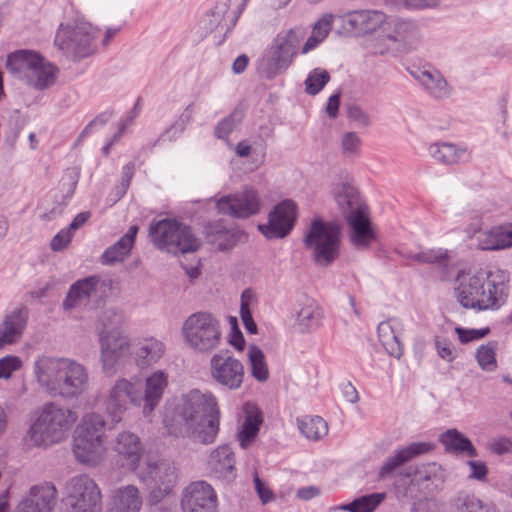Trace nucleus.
<instances>
[{"label":"nucleus","instance_id":"obj_1","mask_svg":"<svg viewBox=\"0 0 512 512\" xmlns=\"http://www.w3.org/2000/svg\"><path fill=\"white\" fill-rule=\"evenodd\" d=\"M220 418L216 397L192 390L166 404L163 423L170 435L212 444L220 430Z\"/></svg>","mask_w":512,"mask_h":512},{"label":"nucleus","instance_id":"obj_2","mask_svg":"<svg viewBox=\"0 0 512 512\" xmlns=\"http://www.w3.org/2000/svg\"><path fill=\"white\" fill-rule=\"evenodd\" d=\"M509 282V272L496 266L462 268L454 279V295L465 309L495 311L507 300Z\"/></svg>","mask_w":512,"mask_h":512},{"label":"nucleus","instance_id":"obj_3","mask_svg":"<svg viewBox=\"0 0 512 512\" xmlns=\"http://www.w3.org/2000/svg\"><path fill=\"white\" fill-rule=\"evenodd\" d=\"M38 382L51 394L75 398L88 387L86 368L67 358L41 357L35 362Z\"/></svg>","mask_w":512,"mask_h":512},{"label":"nucleus","instance_id":"obj_4","mask_svg":"<svg viewBox=\"0 0 512 512\" xmlns=\"http://www.w3.org/2000/svg\"><path fill=\"white\" fill-rule=\"evenodd\" d=\"M78 419L70 408L47 403L33 414L26 440L36 447H49L65 441Z\"/></svg>","mask_w":512,"mask_h":512},{"label":"nucleus","instance_id":"obj_5","mask_svg":"<svg viewBox=\"0 0 512 512\" xmlns=\"http://www.w3.org/2000/svg\"><path fill=\"white\" fill-rule=\"evenodd\" d=\"M106 422L97 413L85 414L76 427L73 439L75 458L86 465L96 466L107 454Z\"/></svg>","mask_w":512,"mask_h":512},{"label":"nucleus","instance_id":"obj_6","mask_svg":"<svg viewBox=\"0 0 512 512\" xmlns=\"http://www.w3.org/2000/svg\"><path fill=\"white\" fill-rule=\"evenodd\" d=\"M124 315L113 309H105L99 315V341L101 360L106 372H114L115 367L130 354L129 339L122 335L120 328Z\"/></svg>","mask_w":512,"mask_h":512},{"label":"nucleus","instance_id":"obj_7","mask_svg":"<svg viewBox=\"0 0 512 512\" xmlns=\"http://www.w3.org/2000/svg\"><path fill=\"white\" fill-rule=\"evenodd\" d=\"M182 334L186 345L198 353H209L222 341L220 320L209 312L191 314L183 324Z\"/></svg>","mask_w":512,"mask_h":512},{"label":"nucleus","instance_id":"obj_8","mask_svg":"<svg viewBox=\"0 0 512 512\" xmlns=\"http://www.w3.org/2000/svg\"><path fill=\"white\" fill-rule=\"evenodd\" d=\"M149 235L157 248L171 253H192L197 251L201 244L188 226L170 219L152 223Z\"/></svg>","mask_w":512,"mask_h":512},{"label":"nucleus","instance_id":"obj_9","mask_svg":"<svg viewBox=\"0 0 512 512\" xmlns=\"http://www.w3.org/2000/svg\"><path fill=\"white\" fill-rule=\"evenodd\" d=\"M340 228L336 225L314 220L305 237V246L313 256L314 261L322 266H328L339 256L341 244Z\"/></svg>","mask_w":512,"mask_h":512},{"label":"nucleus","instance_id":"obj_10","mask_svg":"<svg viewBox=\"0 0 512 512\" xmlns=\"http://www.w3.org/2000/svg\"><path fill=\"white\" fill-rule=\"evenodd\" d=\"M63 506L64 512H101V490L89 476H75L66 485Z\"/></svg>","mask_w":512,"mask_h":512},{"label":"nucleus","instance_id":"obj_11","mask_svg":"<svg viewBox=\"0 0 512 512\" xmlns=\"http://www.w3.org/2000/svg\"><path fill=\"white\" fill-rule=\"evenodd\" d=\"M114 451L121 465L135 472L140 480L151 475L156 459L144 456L143 445L136 434L128 431L119 433L115 439Z\"/></svg>","mask_w":512,"mask_h":512},{"label":"nucleus","instance_id":"obj_12","mask_svg":"<svg viewBox=\"0 0 512 512\" xmlns=\"http://www.w3.org/2000/svg\"><path fill=\"white\" fill-rule=\"evenodd\" d=\"M142 392L140 387L125 378L116 380L103 400V406L111 421L119 423L129 406L140 407Z\"/></svg>","mask_w":512,"mask_h":512},{"label":"nucleus","instance_id":"obj_13","mask_svg":"<svg viewBox=\"0 0 512 512\" xmlns=\"http://www.w3.org/2000/svg\"><path fill=\"white\" fill-rule=\"evenodd\" d=\"M97 32L89 23H80L74 27L61 25L55 36V44L76 58H84L93 52Z\"/></svg>","mask_w":512,"mask_h":512},{"label":"nucleus","instance_id":"obj_14","mask_svg":"<svg viewBox=\"0 0 512 512\" xmlns=\"http://www.w3.org/2000/svg\"><path fill=\"white\" fill-rule=\"evenodd\" d=\"M216 208L219 213L246 219L261 211L262 201L256 189L245 187L239 192L219 198Z\"/></svg>","mask_w":512,"mask_h":512},{"label":"nucleus","instance_id":"obj_15","mask_svg":"<svg viewBox=\"0 0 512 512\" xmlns=\"http://www.w3.org/2000/svg\"><path fill=\"white\" fill-rule=\"evenodd\" d=\"M151 470V475L142 481L152 480L155 482L154 487L149 492L148 502L151 505H157L175 495L177 472L174 465L157 460L153 463Z\"/></svg>","mask_w":512,"mask_h":512},{"label":"nucleus","instance_id":"obj_16","mask_svg":"<svg viewBox=\"0 0 512 512\" xmlns=\"http://www.w3.org/2000/svg\"><path fill=\"white\" fill-rule=\"evenodd\" d=\"M212 379L230 390L239 389L244 380V366L233 356L215 354L210 361Z\"/></svg>","mask_w":512,"mask_h":512},{"label":"nucleus","instance_id":"obj_17","mask_svg":"<svg viewBox=\"0 0 512 512\" xmlns=\"http://www.w3.org/2000/svg\"><path fill=\"white\" fill-rule=\"evenodd\" d=\"M181 508L183 512H216V492L204 481L193 482L183 492Z\"/></svg>","mask_w":512,"mask_h":512},{"label":"nucleus","instance_id":"obj_18","mask_svg":"<svg viewBox=\"0 0 512 512\" xmlns=\"http://www.w3.org/2000/svg\"><path fill=\"white\" fill-rule=\"evenodd\" d=\"M296 220V205L293 201L286 200L279 203L269 214L267 224L258 226L260 232L268 239L283 238L293 228Z\"/></svg>","mask_w":512,"mask_h":512},{"label":"nucleus","instance_id":"obj_19","mask_svg":"<svg viewBox=\"0 0 512 512\" xmlns=\"http://www.w3.org/2000/svg\"><path fill=\"white\" fill-rule=\"evenodd\" d=\"M56 499L57 490L54 485L45 483L33 486L14 512H52Z\"/></svg>","mask_w":512,"mask_h":512},{"label":"nucleus","instance_id":"obj_20","mask_svg":"<svg viewBox=\"0 0 512 512\" xmlns=\"http://www.w3.org/2000/svg\"><path fill=\"white\" fill-rule=\"evenodd\" d=\"M386 14L378 10H358L343 16L345 26L357 34H369L380 30L383 34Z\"/></svg>","mask_w":512,"mask_h":512},{"label":"nucleus","instance_id":"obj_21","mask_svg":"<svg viewBox=\"0 0 512 512\" xmlns=\"http://www.w3.org/2000/svg\"><path fill=\"white\" fill-rule=\"evenodd\" d=\"M301 36L296 29L277 35L271 48V63L277 69L287 68L296 54Z\"/></svg>","mask_w":512,"mask_h":512},{"label":"nucleus","instance_id":"obj_22","mask_svg":"<svg viewBox=\"0 0 512 512\" xmlns=\"http://www.w3.org/2000/svg\"><path fill=\"white\" fill-rule=\"evenodd\" d=\"M347 222L352 230L351 241L353 245L357 248L368 247L374 240L368 207L359 205L349 213Z\"/></svg>","mask_w":512,"mask_h":512},{"label":"nucleus","instance_id":"obj_23","mask_svg":"<svg viewBox=\"0 0 512 512\" xmlns=\"http://www.w3.org/2000/svg\"><path fill=\"white\" fill-rule=\"evenodd\" d=\"M169 384V376L163 370H156L145 379V391L142 394V412L150 416L160 403Z\"/></svg>","mask_w":512,"mask_h":512},{"label":"nucleus","instance_id":"obj_24","mask_svg":"<svg viewBox=\"0 0 512 512\" xmlns=\"http://www.w3.org/2000/svg\"><path fill=\"white\" fill-rule=\"evenodd\" d=\"M143 496L135 485H122L113 490L107 512H140Z\"/></svg>","mask_w":512,"mask_h":512},{"label":"nucleus","instance_id":"obj_25","mask_svg":"<svg viewBox=\"0 0 512 512\" xmlns=\"http://www.w3.org/2000/svg\"><path fill=\"white\" fill-rule=\"evenodd\" d=\"M477 248L480 250L495 251L512 246V223L480 230L476 234Z\"/></svg>","mask_w":512,"mask_h":512},{"label":"nucleus","instance_id":"obj_26","mask_svg":"<svg viewBox=\"0 0 512 512\" xmlns=\"http://www.w3.org/2000/svg\"><path fill=\"white\" fill-rule=\"evenodd\" d=\"M435 445L431 442H415L398 450L381 467L379 478L383 479L390 475L397 467L412 460L413 458L427 454L434 450Z\"/></svg>","mask_w":512,"mask_h":512},{"label":"nucleus","instance_id":"obj_27","mask_svg":"<svg viewBox=\"0 0 512 512\" xmlns=\"http://www.w3.org/2000/svg\"><path fill=\"white\" fill-rule=\"evenodd\" d=\"M244 421L237 439L241 448H248L256 439L260 426L263 423V416L257 405L247 402L243 405Z\"/></svg>","mask_w":512,"mask_h":512},{"label":"nucleus","instance_id":"obj_28","mask_svg":"<svg viewBox=\"0 0 512 512\" xmlns=\"http://www.w3.org/2000/svg\"><path fill=\"white\" fill-rule=\"evenodd\" d=\"M164 353V344L154 337L139 339L133 352L137 366L142 369L157 363Z\"/></svg>","mask_w":512,"mask_h":512},{"label":"nucleus","instance_id":"obj_29","mask_svg":"<svg viewBox=\"0 0 512 512\" xmlns=\"http://www.w3.org/2000/svg\"><path fill=\"white\" fill-rule=\"evenodd\" d=\"M41 63V55L31 50H19L7 57L6 67L27 82L30 79L34 66Z\"/></svg>","mask_w":512,"mask_h":512},{"label":"nucleus","instance_id":"obj_30","mask_svg":"<svg viewBox=\"0 0 512 512\" xmlns=\"http://www.w3.org/2000/svg\"><path fill=\"white\" fill-rule=\"evenodd\" d=\"M27 320L25 309H17L7 315L0 327V349L15 343L22 335Z\"/></svg>","mask_w":512,"mask_h":512},{"label":"nucleus","instance_id":"obj_31","mask_svg":"<svg viewBox=\"0 0 512 512\" xmlns=\"http://www.w3.org/2000/svg\"><path fill=\"white\" fill-rule=\"evenodd\" d=\"M208 463L211 469L221 477L227 479L235 477V456L228 445H221L214 449Z\"/></svg>","mask_w":512,"mask_h":512},{"label":"nucleus","instance_id":"obj_32","mask_svg":"<svg viewBox=\"0 0 512 512\" xmlns=\"http://www.w3.org/2000/svg\"><path fill=\"white\" fill-rule=\"evenodd\" d=\"M100 279L97 276H90L77 281L69 290L64 307L71 309L84 304L93 294H95Z\"/></svg>","mask_w":512,"mask_h":512},{"label":"nucleus","instance_id":"obj_33","mask_svg":"<svg viewBox=\"0 0 512 512\" xmlns=\"http://www.w3.org/2000/svg\"><path fill=\"white\" fill-rule=\"evenodd\" d=\"M137 233L138 226H131L123 237H121L113 246L104 251L102 255V262L104 264H114L116 262L124 261L134 246Z\"/></svg>","mask_w":512,"mask_h":512},{"label":"nucleus","instance_id":"obj_34","mask_svg":"<svg viewBox=\"0 0 512 512\" xmlns=\"http://www.w3.org/2000/svg\"><path fill=\"white\" fill-rule=\"evenodd\" d=\"M322 319L321 307L314 300H308L297 314L296 325L302 333H309L321 326Z\"/></svg>","mask_w":512,"mask_h":512},{"label":"nucleus","instance_id":"obj_35","mask_svg":"<svg viewBox=\"0 0 512 512\" xmlns=\"http://www.w3.org/2000/svg\"><path fill=\"white\" fill-rule=\"evenodd\" d=\"M394 320L383 321L378 325L377 333L379 341L381 342L387 353L395 358H400L403 354V346L399 340Z\"/></svg>","mask_w":512,"mask_h":512},{"label":"nucleus","instance_id":"obj_36","mask_svg":"<svg viewBox=\"0 0 512 512\" xmlns=\"http://www.w3.org/2000/svg\"><path fill=\"white\" fill-rule=\"evenodd\" d=\"M411 74L425 87V89L436 98H443L449 95L450 89L447 81L438 71L420 70Z\"/></svg>","mask_w":512,"mask_h":512},{"label":"nucleus","instance_id":"obj_37","mask_svg":"<svg viewBox=\"0 0 512 512\" xmlns=\"http://www.w3.org/2000/svg\"><path fill=\"white\" fill-rule=\"evenodd\" d=\"M445 449L455 454L476 457L477 452L471 441L456 429H449L440 436Z\"/></svg>","mask_w":512,"mask_h":512},{"label":"nucleus","instance_id":"obj_38","mask_svg":"<svg viewBox=\"0 0 512 512\" xmlns=\"http://www.w3.org/2000/svg\"><path fill=\"white\" fill-rule=\"evenodd\" d=\"M57 72V68L41 56V63L34 66L28 83L37 89H45L55 83Z\"/></svg>","mask_w":512,"mask_h":512},{"label":"nucleus","instance_id":"obj_39","mask_svg":"<svg viewBox=\"0 0 512 512\" xmlns=\"http://www.w3.org/2000/svg\"><path fill=\"white\" fill-rule=\"evenodd\" d=\"M416 32V25L409 20L386 16L383 37L391 41L404 40Z\"/></svg>","mask_w":512,"mask_h":512},{"label":"nucleus","instance_id":"obj_40","mask_svg":"<svg viewBox=\"0 0 512 512\" xmlns=\"http://www.w3.org/2000/svg\"><path fill=\"white\" fill-rule=\"evenodd\" d=\"M385 493H372L354 499L348 504L335 506L334 511L373 512L385 499Z\"/></svg>","mask_w":512,"mask_h":512},{"label":"nucleus","instance_id":"obj_41","mask_svg":"<svg viewBox=\"0 0 512 512\" xmlns=\"http://www.w3.org/2000/svg\"><path fill=\"white\" fill-rule=\"evenodd\" d=\"M298 428L306 438L318 440L328 433V424L320 416H303L297 419Z\"/></svg>","mask_w":512,"mask_h":512},{"label":"nucleus","instance_id":"obj_42","mask_svg":"<svg viewBox=\"0 0 512 512\" xmlns=\"http://www.w3.org/2000/svg\"><path fill=\"white\" fill-rule=\"evenodd\" d=\"M455 512H500L492 502H483L470 494H460L454 501Z\"/></svg>","mask_w":512,"mask_h":512},{"label":"nucleus","instance_id":"obj_43","mask_svg":"<svg viewBox=\"0 0 512 512\" xmlns=\"http://www.w3.org/2000/svg\"><path fill=\"white\" fill-rule=\"evenodd\" d=\"M433 158L444 164H456L466 154L465 149L457 148L453 144L441 143L430 147Z\"/></svg>","mask_w":512,"mask_h":512},{"label":"nucleus","instance_id":"obj_44","mask_svg":"<svg viewBox=\"0 0 512 512\" xmlns=\"http://www.w3.org/2000/svg\"><path fill=\"white\" fill-rule=\"evenodd\" d=\"M248 359L252 376L260 382L266 381L269 377V370L262 350L255 345L251 346Z\"/></svg>","mask_w":512,"mask_h":512},{"label":"nucleus","instance_id":"obj_45","mask_svg":"<svg viewBox=\"0 0 512 512\" xmlns=\"http://www.w3.org/2000/svg\"><path fill=\"white\" fill-rule=\"evenodd\" d=\"M256 302L252 289H245L241 294L240 315L245 329L250 334L257 333V325L252 318L251 306Z\"/></svg>","mask_w":512,"mask_h":512},{"label":"nucleus","instance_id":"obj_46","mask_svg":"<svg viewBox=\"0 0 512 512\" xmlns=\"http://www.w3.org/2000/svg\"><path fill=\"white\" fill-rule=\"evenodd\" d=\"M479 366L485 371H494L497 368L496 343L488 342L481 345L476 351Z\"/></svg>","mask_w":512,"mask_h":512},{"label":"nucleus","instance_id":"obj_47","mask_svg":"<svg viewBox=\"0 0 512 512\" xmlns=\"http://www.w3.org/2000/svg\"><path fill=\"white\" fill-rule=\"evenodd\" d=\"M414 260L421 263L447 265L450 261L448 250L432 248L421 251L414 256Z\"/></svg>","mask_w":512,"mask_h":512},{"label":"nucleus","instance_id":"obj_48","mask_svg":"<svg viewBox=\"0 0 512 512\" xmlns=\"http://www.w3.org/2000/svg\"><path fill=\"white\" fill-rule=\"evenodd\" d=\"M330 79L329 73L326 70L315 69L307 77L306 92L310 95L319 93Z\"/></svg>","mask_w":512,"mask_h":512},{"label":"nucleus","instance_id":"obj_49","mask_svg":"<svg viewBox=\"0 0 512 512\" xmlns=\"http://www.w3.org/2000/svg\"><path fill=\"white\" fill-rule=\"evenodd\" d=\"M141 107H142L141 98H138L135 103L134 109H133V114L121 121L118 131L114 134L112 139L108 143H106L105 146L103 147L102 151H103L104 155H106V156L109 155L111 147L113 146L114 143L119 141V139L122 137L124 131L133 123L134 119L136 118L139 111L141 110Z\"/></svg>","mask_w":512,"mask_h":512},{"label":"nucleus","instance_id":"obj_50","mask_svg":"<svg viewBox=\"0 0 512 512\" xmlns=\"http://www.w3.org/2000/svg\"><path fill=\"white\" fill-rule=\"evenodd\" d=\"M361 139L354 132H347L343 135L341 140V150L345 156L357 155L361 148Z\"/></svg>","mask_w":512,"mask_h":512},{"label":"nucleus","instance_id":"obj_51","mask_svg":"<svg viewBox=\"0 0 512 512\" xmlns=\"http://www.w3.org/2000/svg\"><path fill=\"white\" fill-rule=\"evenodd\" d=\"M22 367L18 356L8 355L0 359V379H9L15 371Z\"/></svg>","mask_w":512,"mask_h":512},{"label":"nucleus","instance_id":"obj_52","mask_svg":"<svg viewBox=\"0 0 512 512\" xmlns=\"http://www.w3.org/2000/svg\"><path fill=\"white\" fill-rule=\"evenodd\" d=\"M334 17L332 14H324L312 27V35L324 41L332 29Z\"/></svg>","mask_w":512,"mask_h":512},{"label":"nucleus","instance_id":"obj_53","mask_svg":"<svg viewBox=\"0 0 512 512\" xmlns=\"http://www.w3.org/2000/svg\"><path fill=\"white\" fill-rule=\"evenodd\" d=\"M435 347L438 356L446 362H452L457 357V351L453 344L447 339L437 338Z\"/></svg>","mask_w":512,"mask_h":512},{"label":"nucleus","instance_id":"obj_54","mask_svg":"<svg viewBox=\"0 0 512 512\" xmlns=\"http://www.w3.org/2000/svg\"><path fill=\"white\" fill-rule=\"evenodd\" d=\"M489 328L482 329H465L462 327H456L455 333L458 335L461 343H469L475 340H479L485 337L489 333Z\"/></svg>","mask_w":512,"mask_h":512},{"label":"nucleus","instance_id":"obj_55","mask_svg":"<svg viewBox=\"0 0 512 512\" xmlns=\"http://www.w3.org/2000/svg\"><path fill=\"white\" fill-rule=\"evenodd\" d=\"M229 325H230V336H229V344L233 346L235 349L241 351L244 349L245 346V339L243 337V334L238 328V322L236 317H229L228 319Z\"/></svg>","mask_w":512,"mask_h":512},{"label":"nucleus","instance_id":"obj_56","mask_svg":"<svg viewBox=\"0 0 512 512\" xmlns=\"http://www.w3.org/2000/svg\"><path fill=\"white\" fill-rule=\"evenodd\" d=\"M73 237V232L69 228L60 230L51 241L53 251H61L68 247Z\"/></svg>","mask_w":512,"mask_h":512},{"label":"nucleus","instance_id":"obj_57","mask_svg":"<svg viewBox=\"0 0 512 512\" xmlns=\"http://www.w3.org/2000/svg\"><path fill=\"white\" fill-rule=\"evenodd\" d=\"M254 485H255V490L263 504L271 502L275 499V495H274L273 491L270 489V487L265 482H263L259 478L257 473H255V475H254Z\"/></svg>","mask_w":512,"mask_h":512},{"label":"nucleus","instance_id":"obj_58","mask_svg":"<svg viewBox=\"0 0 512 512\" xmlns=\"http://www.w3.org/2000/svg\"><path fill=\"white\" fill-rule=\"evenodd\" d=\"M489 449L491 452L498 455L511 453L512 439L508 437L495 438L489 443Z\"/></svg>","mask_w":512,"mask_h":512},{"label":"nucleus","instance_id":"obj_59","mask_svg":"<svg viewBox=\"0 0 512 512\" xmlns=\"http://www.w3.org/2000/svg\"><path fill=\"white\" fill-rule=\"evenodd\" d=\"M234 114L218 123L215 133L218 138L225 139L229 136L234 127Z\"/></svg>","mask_w":512,"mask_h":512},{"label":"nucleus","instance_id":"obj_60","mask_svg":"<svg viewBox=\"0 0 512 512\" xmlns=\"http://www.w3.org/2000/svg\"><path fill=\"white\" fill-rule=\"evenodd\" d=\"M470 467L469 477L484 480L487 475V467L483 462L480 461H468Z\"/></svg>","mask_w":512,"mask_h":512},{"label":"nucleus","instance_id":"obj_61","mask_svg":"<svg viewBox=\"0 0 512 512\" xmlns=\"http://www.w3.org/2000/svg\"><path fill=\"white\" fill-rule=\"evenodd\" d=\"M410 9H427L438 5L439 0H399Z\"/></svg>","mask_w":512,"mask_h":512},{"label":"nucleus","instance_id":"obj_62","mask_svg":"<svg viewBox=\"0 0 512 512\" xmlns=\"http://www.w3.org/2000/svg\"><path fill=\"white\" fill-rule=\"evenodd\" d=\"M211 237V242L218 245L219 249L226 250L232 247V243H224L221 241V239L228 240L232 235L229 231H219L215 235H209Z\"/></svg>","mask_w":512,"mask_h":512},{"label":"nucleus","instance_id":"obj_63","mask_svg":"<svg viewBox=\"0 0 512 512\" xmlns=\"http://www.w3.org/2000/svg\"><path fill=\"white\" fill-rule=\"evenodd\" d=\"M339 105H340V95L339 94L331 95L328 99L327 107H326L327 113L330 117L335 118L337 116Z\"/></svg>","mask_w":512,"mask_h":512},{"label":"nucleus","instance_id":"obj_64","mask_svg":"<svg viewBox=\"0 0 512 512\" xmlns=\"http://www.w3.org/2000/svg\"><path fill=\"white\" fill-rule=\"evenodd\" d=\"M89 218V212H81L75 216L68 228L74 233L77 229L82 227Z\"/></svg>","mask_w":512,"mask_h":512}]
</instances>
